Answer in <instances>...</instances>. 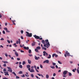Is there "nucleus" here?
<instances>
[{
	"label": "nucleus",
	"instance_id": "f257e3e1",
	"mask_svg": "<svg viewBox=\"0 0 79 79\" xmlns=\"http://www.w3.org/2000/svg\"><path fill=\"white\" fill-rule=\"evenodd\" d=\"M45 42H46V44H47V48H48L50 46V43L48 42V40H45Z\"/></svg>",
	"mask_w": 79,
	"mask_h": 79
},
{
	"label": "nucleus",
	"instance_id": "f03ea898",
	"mask_svg": "<svg viewBox=\"0 0 79 79\" xmlns=\"http://www.w3.org/2000/svg\"><path fill=\"white\" fill-rule=\"evenodd\" d=\"M26 33H27V34L26 35L27 36L30 37H32V33H29L27 31H26Z\"/></svg>",
	"mask_w": 79,
	"mask_h": 79
},
{
	"label": "nucleus",
	"instance_id": "7ed1b4c3",
	"mask_svg": "<svg viewBox=\"0 0 79 79\" xmlns=\"http://www.w3.org/2000/svg\"><path fill=\"white\" fill-rule=\"evenodd\" d=\"M66 54H64V56L65 57H67V56H71L70 55V54H69V53L68 52V51H67L66 52Z\"/></svg>",
	"mask_w": 79,
	"mask_h": 79
},
{
	"label": "nucleus",
	"instance_id": "20e7f679",
	"mask_svg": "<svg viewBox=\"0 0 79 79\" xmlns=\"http://www.w3.org/2000/svg\"><path fill=\"white\" fill-rule=\"evenodd\" d=\"M41 48L40 46H38L36 47V48H35V52H39V50H40Z\"/></svg>",
	"mask_w": 79,
	"mask_h": 79
},
{
	"label": "nucleus",
	"instance_id": "39448f33",
	"mask_svg": "<svg viewBox=\"0 0 79 79\" xmlns=\"http://www.w3.org/2000/svg\"><path fill=\"white\" fill-rule=\"evenodd\" d=\"M8 69V70H7V71H9V72H10V73H12V71H13V70H12V69L10 67H7Z\"/></svg>",
	"mask_w": 79,
	"mask_h": 79
},
{
	"label": "nucleus",
	"instance_id": "423d86ee",
	"mask_svg": "<svg viewBox=\"0 0 79 79\" xmlns=\"http://www.w3.org/2000/svg\"><path fill=\"white\" fill-rule=\"evenodd\" d=\"M33 36L35 39H39V38H40V37L39 36H37L36 35H33Z\"/></svg>",
	"mask_w": 79,
	"mask_h": 79
},
{
	"label": "nucleus",
	"instance_id": "0eeeda50",
	"mask_svg": "<svg viewBox=\"0 0 79 79\" xmlns=\"http://www.w3.org/2000/svg\"><path fill=\"white\" fill-rule=\"evenodd\" d=\"M49 63V60H46L43 62V63Z\"/></svg>",
	"mask_w": 79,
	"mask_h": 79
},
{
	"label": "nucleus",
	"instance_id": "6e6552de",
	"mask_svg": "<svg viewBox=\"0 0 79 79\" xmlns=\"http://www.w3.org/2000/svg\"><path fill=\"white\" fill-rule=\"evenodd\" d=\"M27 68L28 69V71L29 70H30V68H31V66L30 65H27Z\"/></svg>",
	"mask_w": 79,
	"mask_h": 79
},
{
	"label": "nucleus",
	"instance_id": "1a4fd4ad",
	"mask_svg": "<svg viewBox=\"0 0 79 79\" xmlns=\"http://www.w3.org/2000/svg\"><path fill=\"white\" fill-rule=\"evenodd\" d=\"M4 29L5 31H6V32H10V31L8 30V29H7V28L5 27L4 28Z\"/></svg>",
	"mask_w": 79,
	"mask_h": 79
},
{
	"label": "nucleus",
	"instance_id": "9d476101",
	"mask_svg": "<svg viewBox=\"0 0 79 79\" xmlns=\"http://www.w3.org/2000/svg\"><path fill=\"white\" fill-rule=\"evenodd\" d=\"M30 73H34L35 71L34 69H30V70H29Z\"/></svg>",
	"mask_w": 79,
	"mask_h": 79
},
{
	"label": "nucleus",
	"instance_id": "9b49d317",
	"mask_svg": "<svg viewBox=\"0 0 79 79\" xmlns=\"http://www.w3.org/2000/svg\"><path fill=\"white\" fill-rule=\"evenodd\" d=\"M68 73V71L67 70H65L63 72V74H66L67 73Z\"/></svg>",
	"mask_w": 79,
	"mask_h": 79
},
{
	"label": "nucleus",
	"instance_id": "f8f14e48",
	"mask_svg": "<svg viewBox=\"0 0 79 79\" xmlns=\"http://www.w3.org/2000/svg\"><path fill=\"white\" fill-rule=\"evenodd\" d=\"M23 48L25 49V50H29V47H24V46L23 47Z\"/></svg>",
	"mask_w": 79,
	"mask_h": 79
},
{
	"label": "nucleus",
	"instance_id": "ddd939ff",
	"mask_svg": "<svg viewBox=\"0 0 79 79\" xmlns=\"http://www.w3.org/2000/svg\"><path fill=\"white\" fill-rule=\"evenodd\" d=\"M15 55H16V56H19V54L16 52H15Z\"/></svg>",
	"mask_w": 79,
	"mask_h": 79
},
{
	"label": "nucleus",
	"instance_id": "4468645a",
	"mask_svg": "<svg viewBox=\"0 0 79 79\" xmlns=\"http://www.w3.org/2000/svg\"><path fill=\"white\" fill-rule=\"evenodd\" d=\"M28 62L29 64H31V60L28 59Z\"/></svg>",
	"mask_w": 79,
	"mask_h": 79
},
{
	"label": "nucleus",
	"instance_id": "2eb2a0df",
	"mask_svg": "<svg viewBox=\"0 0 79 79\" xmlns=\"http://www.w3.org/2000/svg\"><path fill=\"white\" fill-rule=\"evenodd\" d=\"M46 78L47 79H48L49 78V76L48 74H46Z\"/></svg>",
	"mask_w": 79,
	"mask_h": 79
},
{
	"label": "nucleus",
	"instance_id": "dca6fc26",
	"mask_svg": "<svg viewBox=\"0 0 79 79\" xmlns=\"http://www.w3.org/2000/svg\"><path fill=\"white\" fill-rule=\"evenodd\" d=\"M48 56H49L47 57L48 58V59H50V58H51V55H50V54H49Z\"/></svg>",
	"mask_w": 79,
	"mask_h": 79
},
{
	"label": "nucleus",
	"instance_id": "f3484780",
	"mask_svg": "<svg viewBox=\"0 0 79 79\" xmlns=\"http://www.w3.org/2000/svg\"><path fill=\"white\" fill-rule=\"evenodd\" d=\"M12 22L13 24H14V25H16V23H14V22H16L15 20H12Z\"/></svg>",
	"mask_w": 79,
	"mask_h": 79
},
{
	"label": "nucleus",
	"instance_id": "a211bd4d",
	"mask_svg": "<svg viewBox=\"0 0 79 79\" xmlns=\"http://www.w3.org/2000/svg\"><path fill=\"white\" fill-rule=\"evenodd\" d=\"M42 42L43 44H45V42L44 40H42Z\"/></svg>",
	"mask_w": 79,
	"mask_h": 79
},
{
	"label": "nucleus",
	"instance_id": "6ab92c4d",
	"mask_svg": "<svg viewBox=\"0 0 79 79\" xmlns=\"http://www.w3.org/2000/svg\"><path fill=\"white\" fill-rule=\"evenodd\" d=\"M2 62H3L4 63H5L6 64V63H8V62L7 61H2Z\"/></svg>",
	"mask_w": 79,
	"mask_h": 79
},
{
	"label": "nucleus",
	"instance_id": "aec40b11",
	"mask_svg": "<svg viewBox=\"0 0 79 79\" xmlns=\"http://www.w3.org/2000/svg\"><path fill=\"white\" fill-rule=\"evenodd\" d=\"M4 73L6 74L7 76H9V74H8V72H4Z\"/></svg>",
	"mask_w": 79,
	"mask_h": 79
},
{
	"label": "nucleus",
	"instance_id": "412c9836",
	"mask_svg": "<svg viewBox=\"0 0 79 79\" xmlns=\"http://www.w3.org/2000/svg\"><path fill=\"white\" fill-rule=\"evenodd\" d=\"M42 50H47V48H45L44 47H43L42 48Z\"/></svg>",
	"mask_w": 79,
	"mask_h": 79
},
{
	"label": "nucleus",
	"instance_id": "4be33fe9",
	"mask_svg": "<svg viewBox=\"0 0 79 79\" xmlns=\"http://www.w3.org/2000/svg\"><path fill=\"white\" fill-rule=\"evenodd\" d=\"M35 44V42H34L32 44V46H34Z\"/></svg>",
	"mask_w": 79,
	"mask_h": 79
},
{
	"label": "nucleus",
	"instance_id": "5701e85b",
	"mask_svg": "<svg viewBox=\"0 0 79 79\" xmlns=\"http://www.w3.org/2000/svg\"><path fill=\"white\" fill-rule=\"evenodd\" d=\"M12 74H14V75L15 76H17V75H16V73H15V72H12Z\"/></svg>",
	"mask_w": 79,
	"mask_h": 79
},
{
	"label": "nucleus",
	"instance_id": "b1692460",
	"mask_svg": "<svg viewBox=\"0 0 79 79\" xmlns=\"http://www.w3.org/2000/svg\"><path fill=\"white\" fill-rule=\"evenodd\" d=\"M69 76H72V74H71V73L70 72H69Z\"/></svg>",
	"mask_w": 79,
	"mask_h": 79
},
{
	"label": "nucleus",
	"instance_id": "393cba45",
	"mask_svg": "<svg viewBox=\"0 0 79 79\" xmlns=\"http://www.w3.org/2000/svg\"><path fill=\"white\" fill-rule=\"evenodd\" d=\"M35 60H39V59L38 58V57L36 56H35Z\"/></svg>",
	"mask_w": 79,
	"mask_h": 79
},
{
	"label": "nucleus",
	"instance_id": "a878e982",
	"mask_svg": "<svg viewBox=\"0 0 79 79\" xmlns=\"http://www.w3.org/2000/svg\"><path fill=\"white\" fill-rule=\"evenodd\" d=\"M26 64V62L24 61H23V63H22V64L23 65H24V64Z\"/></svg>",
	"mask_w": 79,
	"mask_h": 79
},
{
	"label": "nucleus",
	"instance_id": "bb28decb",
	"mask_svg": "<svg viewBox=\"0 0 79 79\" xmlns=\"http://www.w3.org/2000/svg\"><path fill=\"white\" fill-rule=\"evenodd\" d=\"M44 46L45 47H47V44H44Z\"/></svg>",
	"mask_w": 79,
	"mask_h": 79
},
{
	"label": "nucleus",
	"instance_id": "cd10ccee",
	"mask_svg": "<svg viewBox=\"0 0 79 79\" xmlns=\"http://www.w3.org/2000/svg\"><path fill=\"white\" fill-rule=\"evenodd\" d=\"M50 68H52V69H55V67H54V66H50Z\"/></svg>",
	"mask_w": 79,
	"mask_h": 79
},
{
	"label": "nucleus",
	"instance_id": "c85d7f7f",
	"mask_svg": "<svg viewBox=\"0 0 79 79\" xmlns=\"http://www.w3.org/2000/svg\"><path fill=\"white\" fill-rule=\"evenodd\" d=\"M19 66V68H23V66H22V65L20 64Z\"/></svg>",
	"mask_w": 79,
	"mask_h": 79
},
{
	"label": "nucleus",
	"instance_id": "c756f323",
	"mask_svg": "<svg viewBox=\"0 0 79 79\" xmlns=\"http://www.w3.org/2000/svg\"><path fill=\"white\" fill-rule=\"evenodd\" d=\"M23 46H24V44H23V46H22L21 44L20 45V47L21 48H23Z\"/></svg>",
	"mask_w": 79,
	"mask_h": 79
},
{
	"label": "nucleus",
	"instance_id": "7c9ffc66",
	"mask_svg": "<svg viewBox=\"0 0 79 79\" xmlns=\"http://www.w3.org/2000/svg\"><path fill=\"white\" fill-rule=\"evenodd\" d=\"M19 74H23V72L21 71H20L19 72Z\"/></svg>",
	"mask_w": 79,
	"mask_h": 79
},
{
	"label": "nucleus",
	"instance_id": "2f4dec72",
	"mask_svg": "<svg viewBox=\"0 0 79 79\" xmlns=\"http://www.w3.org/2000/svg\"><path fill=\"white\" fill-rule=\"evenodd\" d=\"M28 52H29V53H31V50L29 49Z\"/></svg>",
	"mask_w": 79,
	"mask_h": 79
},
{
	"label": "nucleus",
	"instance_id": "473e14b6",
	"mask_svg": "<svg viewBox=\"0 0 79 79\" xmlns=\"http://www.w3.org/2000/svg\"><path fill=\"white\" fill-rule=\"evenodd\" d=\"M3 71L4 72H6V69H4L3 70Z\"/></svg>",
	"mask_w": 79,
	"mask_h": 79
},
{
	"label": "nucleus",
	"instance_id": "72a5a7b5",
	"mask_svg": "<svg viewBox=\"0 0 79 79\" xmlns=\"http://www.w3.org/2000/svg\"><path fill=\"white\" fill-rule=\"evenodd\" d=\"M58 63H59V64H62V63L61 62H60V61H58Z\"/></svg>",
	"mask_w": 79,
	"mask_h": 79
},
{
	"label": "nucleus",
	"instance_id": "f704fd0d",
	"mask_svg": "<svg viewBox=\"0 0 79 79\" xmlns=\"http://www.w3.org/2000/svg\"><path fill=\"white\" fill-rule=\"evenodd\" d=\"M52 65L53 66H55L56 65V63H52Z\"/></svg>",
	"mask_w": 79,
	"mask_h": 79
},
{
	"label": "nucleus",
	"instance_id": "c9c22d12",
	"mask_svg": "<svg viewBox=\"0 0 79 79\" xmlns=\"http://www.w3.org/2000/svg\"><path fill=\"white\" fill-rule=\"evenodd\" d=\"M79 69H78V68L77 69V72L78 74H79Z\"/></svg>",
	"mask_w": 79,
	"mask_h": 79
},
{
	"label": "nucleus",
	"instance_id": "e433bc0d",
	"mask_svg": "<svg viewBox=\"0 0 79 79\" xmlns=\"http://www.w3.org/2000/svg\"><path fill=\"white\" fill-rule=\"evenodd\" d=\"M31 76L32 77H34V75L32 74H31Z\"/></svg>",
	"mask_w": 79,
	"mask_h": 79
},
{
	"label": "nucleus",
	"instance_id": "4c0bfd02",
	"mask_svg": "<svg viewBox=\"0 0 79 79\" xmlns=\"http://www.w3.org/2000/svg\"><path fill=\"white\" fill-rule=\"evenodd\" d=\"M2 33L3 34H5V31L3 30L2 31Z\"/></svg>",
	"mask_w": 79,
	"mask_h": 79
},
{
	"label": "nucleus",
	"instance_id": "58836bf2",
	"mask_svg": "<svg viewBox=\"0 0 79 79\" xmlns=\"http://www.w3.org/2000/svg\"><path fill=\"white\" fill-rule=\"evenodd\" d=\"M56 54H52V56L53 57H54L55 56Z\"/></svg>",
	"mask_w": 79,
	"mask_h": 79
},
{
	"label": "nucleus",
	"instance_id": "ea45409f",
	"mask_svg": "<svg viewBox=\"0 0 79 79\" xmlns=\"http://www.w3.org/2000/svg\"><path fill=\"white\" fill-rule=\"evenodd\" d=\"M63 77H66V74H63Z\"/></svg>",
	"mask_w": 79,
	"mask_h": 79
},
{
	"label": "nucleus",
	"instance_id": "a19ab883",
	"mask_svg": "<svg viewBox=\"0 0 79 79\" xmlns=\"http://www.w3.org/2000/svg\"><path fill=\"white\" fill-rule=\"evenodd\" d=\"M3 66H4V67H6V64H5L3 65Z\"/></svg>",
	"mask_w": 79,
	"mask_h": 79
},
{
	"label": "nucleus",
	"instance_id": "79ce46f5",
	"mask_svg": "<svg viewBox=\"0 0 79 79\" xmlns=\"http://www.w3.org/2000/svg\"><path fill=\"white\" fill-rule=\"evenodd\" d=\"M21 77H25V75H24V74H23V76H21Z\"/></svg>",
	"mask_w": 79,
	"mask_h": 79
},
{
	"label": "nucleus",
	"instance_id": "37998d69",
	"mask_svg": "<svg viewBox=\"0 0 79 79\" xmlns=\"http://www.w3.org/2000/svg\"><path fill=\"white\" fill-rule=\"evenodd\" d=\"M23 32H24V31H23V30H21V33L23 34Z\"/></svg>",
	"mask_w": 79,
	"mask_h": 79
},
{
	"label": "nucleus",
	"instance_id": "c03bdc74",
	"mask_svg": "<svg viewBox=\"0 0 79 79\" xmlns=\"http://www.w3.org/2000/svg\"><path fill=\"white\" fill-rule=\"evenodd\" d=\"M40 67L41 68H43V66H42V65L41 64H40Z\"/></svg>",
	"mask_w": 79,
	"mask_h": 79
},
{
	"label": "nucleus",
	"instance_id": "a18cd8bd",
	"mask_svg": "<svg viewBox=\"0 0 79 79\" xmlns=\"http://www.w3.org/2000/svg\"><path fill=\"white\" fill-rule=\"evenodd\" d=\"M1 40H4V39L3 38H2L1 39H0Z\"/></svg>",
	"mask_w": 79,
	"mask_h": 79
},
{
	"label": "nucleus",
	"instance_id": "49530a36",
	"mask_svg": "<svg viewBox=\"0 0 79 79\" xmlns=\"http://www.w3.org/2000/svg\"><path fill=\"white\" fill-rule=\"evenodd\" d=\"M55 56L56 58H57V57H58V56L57 55H56H56H55Z\"/></svg>",
	"mask_w": 79,
	"mask_h": 79
},
{
	"label": "nucleus",
	"instance_id": "de8ad7c7",
	"mask_svg": "<svg viewBox=\"0 0 79 79\" xmlns=\"http://www.w3.org/2000/svg\"><path fill=\"white\" fill-rule=\"evenodd\" d=\"M43 53L44 54H46V53H47V52H46L44 51L43 52Z\"/></svg>",
	"mask_w": 79,
	"mask_h": 79
},
{
	"label": "nucleus",
	"instance_id": "09e8293b",
	"mask_svg": "<svg viewBox=\"0 0 79 79\" xmlns=\"http://www.w3.org/2000/svg\"><path fill=\"white\" fill-rule=\"evenodd\" d=\"M5 55L6 57H7L8 56V55H7V54L6 53H5Z\"/></svg>",
	"mask_w": 79,
	"mask_h": 79
},
{
	"label": "nucleus",
	"instance_id": "8fccbe9b",
	"mask_svg": "<svg viewBox=\"0 0 79 79\" xmlns=\"http://www.w3.org/2000/svg\"><path fill=\"white\" fill-rule=\"evenodd\" d=\"M37 75L39 76H41V75H42V74H38Z\"/></svg>",
	"mask_w": 79,
	"mask_h": 79
},
{
	"label": "nucleus",
	"instance_id": "3c124183",
	"mask_svg": "<svg viewBox=\"0 0 79 79\" xmlns=\"http://www.w3.org/2000/svg\"><path fill=\"white\" fill-rule=\"evenodd\" d=\"M21 39H24V38H23V36H21Z\"/></svg>",
	"mask_w": 79,
	"mask_h": 79
},
{
	"label": "nucleus",
	"instance_id": "603ef678",
	"mask_svg": "<svg viewBox=\"0 0 79 79\" xmlns=\"http://www.w3.org/2000/svg\"><path fill=\"white\" fill-rule=\"evenodd\" d=\"M56 76V74L55 73H54L53 74V76Z\"/></svg>",
	"mask_w": 79,
	"mask_h": 79
},
{
	"label": "nucleus",
	"instance_id": "864d4df0",
	"mask_svg": "<svg viewBox=\"0 0 79 79\" xmlns=\"http://www.w3.org/2000/svg\"><path fill=\"white\" fill-rule=\"evenodd\" d=\"M17 60H18V61H19V60H20V58H17Z\"/></svg>",
	"mask_w": 79,
	"mask_h": 79
},
{
	"label": "nucleus",
	"instance_id": "5fc2aeb1",
	"mask_svg": "<svg viewBox=\"0 0 79 79\" xmlns=\"http://www.w3.org/2000/svg\"><path fill=\"white\" fill-rule=\"evenodd\" d=\"M7 41L9 44H10V41L9 40H7Z\"/></svg>",
	"mask_w": 79,
	"mask_h": 79
},
{
	"label": "nucleus",
	"instance_id": "6e6d98bb",
	"mask_svg": "<svg viewBox=\"0 0 79 79\" xmlns=\"http://www.w3.org/2000/svg\"><path fill=\"white\" fill-rule=\"evenodd\" d=\"M20 52H21V53H24V51H23V50H21Z\"/></svg>",
	"mask_w": 79,
	"mask_h": 79
},
{
	"label": "nucleus",
	"instance_id": "4d7b16f0",
	"mask_svg": "<svg viewBox=\"0 0 79 79\" xmlns=\"http://www.w3.org/2000/svg\"><path fill=\"white\" fill-rule=\"evenodd\" d=\"M19 44H20V39H19Z\"/></svg>",
	"mask_w": 79,
	"mask_h": 79
},
{
	"label": "nucleus",
	"instance_id": "13d9d810",
	"mask_svg": "<svg viewBox=\"0 0 79 79\" xmlns=\"http://www.w3.org/2000/svg\"><path fill=\"white\" fill-rule=\"evenodd\" d=\"M18 43H19V41H16V44H18Z\"/></svg>",
	"mask_w": 79,
	"mask_h": 79
},
{
	"label": "nucleus",
	"instance_id": "bf43d9fd",
	"mask_svg": "<svg viewBox=\"0 0 79 79\" xmlns=\"http://www.w3.org/2000/svg\"><path fill=\"white\" fill-rule=\"evenodd\" d=\"M16 78H17L18 79H19V77L18 76H16Z\"/></svg>",
	"mask_w": 79,
	"mask_h": 79
},
{
	"label": "nucleus",
	"instance_id": "052dcab7",
	"mask_svg": "<svg viewBox=\"0 0 79 79\" xmlns=\"http://www.w3.org/2000/svg\"><path fill=\"white\" fill-rule=\"evenodd\" d=\"M34 68H35V69H37L36 66L34 65Z\"/></svg>",
	"mask_w": 79,
	"mask_h": 79
},
{
	"label": "nucleus",
	"instance_id": "680f3d73",
	"mask_svg": "<svg viewBox=\"0 0 79 79\" xmlns=\"http://www.w3.org/2000/svg\"><path fill=\"white\" fill-rule=\"evenodd\" d=\"M39 40H42L43 39H42V38H39Z\"/></svg>",
	"mask_w": 79,
	"mask_h": 79
},
{
	"label": "nucleus",
	"instance_id": "e2e57ef3",
	"mask_svg": "<svg viewBox=\"0 0 79 79\" xmlns=\"http://www.w3.org/2000/svg\"><path fill=\"white\" fill-rule=\"evenodd\" d=\"M28 42H29V40H28L27 41H26V43H28Z\"/></svg>",
	"mask_w": 79,
	"mask_h": 79
},
{
	"label": "nucleus",
	"instance_id": "0e129e2a",
	"mask_svg": "<svg viewBox=\"0 0 79 79\" xmlns=\"http://www.w3.org/2000/svg\"><path fill=\"white\" fill-rule=\"evenodd\" d=\"M25 75L26 76V77H29V75H27L26 74H25Z\"/></svg>",
	"mask_w": 79,
	"mask_h": 79
},
{
	"label": "nucleus",
	"instance_id": "69168bd1",
	"mask_svg": "<svg viewBox=\"0 0 79 79\" xmlns=\"http://www.w3.org/2000/svg\"><path fill=\"white\" fill-rule=\"evenodd\" d=\"M31 68L32 69H34V66H31Z\"/></svg>",
	"mask_w": 79,
	"mask_h": 79
},
{
	"label": "nucleus",
	"instance_id": "338daca9",
	"mask_svg": "<svg viewBox=\"0 0 79 79\" xmlns=\"http://www.w3.org/2000/svg\"><path fill=\"white\" fill-rule=\"evenodd\" d=\"M36 71H37V72L38 73H39V71L38 70H37V69H35Z\"/></svg>",
	"mask_w": 79,
	"mask_h": 79
},
{
	"label": "nucleus",
	"instance_id": "774afa93",
	"mask_svg": "<svg viewBox=\"0 0 79 79\" xmlns=\"http://www.w3.org/2000/svg\"><path fill=\"white\" fill-rule=\"evenodd\" d=\"M11 60H14V58H13V57H11Z\"/></svg>",
	"mask_w": 79,
	"mask_h": 79
}]
</instances>
